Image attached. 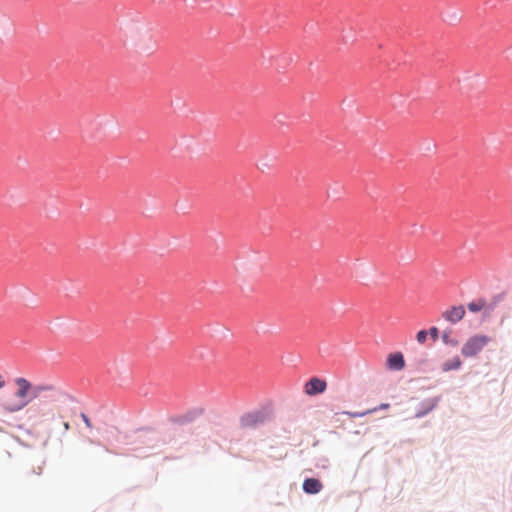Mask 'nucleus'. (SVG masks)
<instances>
[{"label":"nucleus","instance_id":"13","mask_svg":"<svg viewBox=\"0 0 512 512\" xmlns=\"http://www.w3.org/2000/svg\"><path fill=\"white\" fill-rule=\"evenodd\" d=\"M375 411H376V408H373V409L368 410V411H366V412H361V413H357V412H355V413H353V412H345V414H347L348 416H350V417H352V418H356V417H363V416H365V415H367V414H369V413H373V412H375Z\"/></svg>","mask_w":512,"mask_h":512},{"label":"nucleus","instance_id":"11","mask_svg":"<svg viewBox=\"0 0 512 512\" xmlns=\"http://www.w3.org/2000/svg\"><path fill=\"white\" fill-rule=\"evenodd\" d=\"M255 423H256V416L255 415L249 414V415H246V416L242 417V419H241V424L244 427L253 425Z\"/></svg>","mask_w":512,"mask_h":512},{"label":"nucleus","instance_id":"2","mask_svg":"<svg viewBox=\"0 0 512 512\" xmlns=\"http://www.w3.org/2000/svg\"><path fill=\"white\" fill-rule=\"evenodd\" d=\"M27 420L37 426H42L49 432L52 431L57 420L63 416L55 408L47 403L39 402L26 409Z\"/></svg>","mask_w":512,"mask_h":512},{"label":"nucleus","instance_id":"18","mask_svg":"<svg viewBox=\"0 0 512 512\" xmlns=\"http://www.w3.org/2000/svg\"><path fill=\"white\" fill-rule=\"evenodd\" d=\"M388 407H389V404H388V403H383V404H381L378 408H376V411H377L378 409H387Z\"/></svg>","mask_w":512,"mask_h":512},{"label":"nucleus","instance_id":"1","mask_svg":"<svg viewBox=\"0 0 512 512\" xmlns=\"http://www.w3.org/2000/svg\"><path fill=\"white\" fill-rule=\"evenodd\" d=\"M14 383L17 386L15 399L6 401L3 404V410L7 413H16L23 410L32 398L38 397L43 392H53L54 395L61 394V391L56 389L53 385L42 384L33 386L32 383L24 377H16Z\"/></svg>","mask_w":512,"mask_h":512},{"label":"nucleus","instance_id":"5","mask_svg":"<svg viewBox=\"0 0 512 512\" xmlns=\"http://www.w3.org/2000/svg\"><path fill=\"white\" fill-rule=\"evenodd\" d=\"M464 316L465 309L462 305L453 306L442 313V317L450 323H457L462 320Z\"/></svg>","mask_w":512,"mask_h":512},{"label":"nucleus","instance_id":"9","mask_svg":"<svg viewBox=\"0 0 512 512\" xmlns=\"http://www.w3.org/2000/svg\"><path fill=\"white\" fill-rule=\"evenodd\" d=\"M43 473L41 466L32 467L30 470L25 472V479L27 482L32 483L35 477H40Z\"/></svg>","mask_w":512,"mask_h":512},{"label":"nucleus","instance_id":"15","mask_svg":"<svg viewBox=\"0 0 512 512\" xmlns=\"http://www.w3.org/2000/svg\"><path fill=\"white\" fill-rule=\"evenodd\" d=\"M80 416H81V419L83 420L84 424L86 425V427L91 429L93 426H92V423H91L89 417L85 413H81Z\"/></svg>","mask_w":512,"mask_h":512},{"label":"nucleus","instance_id":"12","mask_svg":"<svg viewBox=\"0 0 512 512\" xmlns=\"http://www.w3.org/2000/svg\"><path fill=\"white\" fill-rule=\"evenodd\" d=\"M427 336H428V332L426 330H420L417 333L416 338L420 344H424L427 340Z\"/></svg>","mask_w":512,"mask_h":512},{"label":"nucleus","instance_id":"7","mask_svg":"<svg viewBox=\"0 0 512 512\" xmlns=\"http://www.w3.org/2000/svg\"><path fill=\"white\" fill-rule=\"evenodd\" d=\"M323 488V484L316 478H307L303 482V490L307 494H317Z\"/></svg>","mask_w":512,"mask_h":512},{"label":"nucleus","instance_id":"10","mask_svg":"<svg viewBox=\"0 0 512 512\" xmlns=\"http://www.w3.org/2000/svg\"><path fill=\"white\" fill-rule=\"evenodd\" d=\"M486 306V301L483 299H478L477 301H473L468 303L469 311L476 313L481 311Z\"/></svg>","mask_w":512,"mask_h":512},{"label":"nucleus","instance_id":"16","mask_svg":"<svg viewBox=\"0 0 512 512\" xmlns=\"http://www.w3.org/2000/svg\"><path fill=\"white\" fill-rule=\"evenodd\" d=\"M429 334L432 337L433 340L438 339L439 330L437 327H431L429 330Z\"/></svg>","mask_w":512,"mask_h":512},{"label":"nucleus","instance_id":"17","mask_svg":"<svg viewBox=\"0 0 512 512\" xmlns=\"http://www.w3.org/2000/svg\"><path fill=\"white\" fill-rule=\"evenodd\" d=\"M62 426H63L64 432H67L68 430H70V423L68 421H62Z\"/></svg>","mask_w":512,"mask_h":512},{"label":"nucleus","instance_id":"6","mask_svg":"<svg viewBox=\"0 0 512 512\" xmlns=\"http://www.w3.org/2000/svg\"><path fill=\"white\" fill-rule=\"evenodd\" d=\"M387 368L394 371H400L405 367L404 356L401 352L391 353L387 357Z\"/></svg>","mask_w":512,"mask_h":512},{"label":"nucleus","instance_id":"3","mask_svg":"<svg viewBox=\"0 0 512 512\" xmlns=\"http://www.w3.org/2000/svg\"><path fill=\"white\" fill-rule=\"evenodd\" d=\"M489 342L490 337L486 335H473L463 344L461 353L466 358L474 357L478 355Z\"/></svg>","mask_w":512,"mask_h":512},{"label":"nucleus","instance_id":"8","mask_svg":"<svg viewBox=\"0 0 512 512\" xmlns=\"http://www.w3.org/2000/svg\"><path fill=\"white\" fill-rule=\"evenodd\" d=\"M461 365H462V362H461L460 358L458 356H455L452 359L445 361L442 364L441 369L444 372H448L451 370L459 369L461 367Z\"/></svg>","mask_w":512,"mask_h":512},{"label":"nucleus","instance_id":"19","mask_svg":"<svg viewBox=\"0 0 512 512\" xmlns=\"http://www.w3.org/2000/svg\"><path fill=\"white\" fill-rule=\"evenodd\" d=\"M4 386H5V381L2 378V376L0 375V389H2Z\"/></svg>","mask_w":512,"mask_h":512},{"label":"nucleus","instance_id":"21","mask_svg":"<svg viewBox=\"0 0 512 512\" xmlns=\"http://www.w3.org/2000/svg\"><path fill=\"white\" fill-rule=\"evenodd\" d=\"M422 415H424V413H417L416 414L417 417H421Z\"/></svg>","mask_w":512,"mask_h":512},{"label":"nucleus","instance_id":"14","mask_svg":"<svg viewBox=\"0 0 512 512\" xmlns=\"http://www.w3.org/2000/svg\"><path fill=\"white\" fill-rule=\"evenodd\" d=\"M442 339H443L444 343H446V344H450L452 346H457L458 345V341L454 340V339H451L450 336H449V333H447V332H445L443 334Z\"/></svg>","mask_w":512,"mask_h":512},{"label":"nucleus","instance_id":"4","mask_svg":"<svg viewBox=\"0 0 512 512\" xmlns=\"http://www.w3.org/2000/svg\"><path fill=\"white\" fill-rule=\"evenodd\" d=\"M327 388L325 380L318 377L311 378L304 386V391L307 395L313 396L316 394L323 393Z\"/></svg>","mask_w":512,"mask_h":512},{"label":"nucleus","instance_id":"20","mask_svg":"<svg viewBox=\"0 0 512 512\" xmlns=\"http://www.w3.org/2000/svg\"><path fill=\"white\" fill-rule=\"evenodd\" d=\"M434 406H435V403L430 404V406L428 407V410H432L434 408Z\"/></svg>","mask_w":512,"mask_h":512}]
</instances>
